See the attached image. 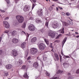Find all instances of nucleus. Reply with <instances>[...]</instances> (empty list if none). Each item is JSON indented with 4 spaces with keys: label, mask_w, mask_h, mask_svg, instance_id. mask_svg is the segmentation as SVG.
<instances>
[{
    "label": "nucleus",
    "mask_w": 79,
    "mask_h": 79,
    "mask_svg": "<svg viewBox=\"0 0 79 79\" xmlns=\"http://www.w3.org/2000/svg\"><path fill=\"white\" fill-rule=\"evenodd\" d=\"M16 18L19 23H22L24 21V17L22 16L17 15L16 16Z\"/></svg>",
    "instance_id": "obj_1"
},
{
    "label": "nucleus",
    "mask_w": 79,
    "mask_h": 79,
    "mask_svg": "<svg viewBox=\"0 0 79 79\" xmlns=\"http://www.w3.org/2000/svg\"><path fill=\"white\" fill-rule=\"evenodd\" d=\"M37 49L35 48H32L30 50V53L32 55H35L37 53Z\"/></svg>",
    "instance_id": "obj_2"
},
{
    "label": "nucleus",
    "mask_w": 79,
    "mask_h": 79,
    "mask_svg": "<svg viewBox=\"0 0 79 79\" xmlns=\"http://www.w3.org/2000/svg\"><path fill=\"white\" fill-rule=\"evenodd\" d=\"M52 26L54 29L57 28L59 27L58 23L56 21H54L52 23Z\"/></svg>",
    "instance_id": "obj_3"
},
{
    "label": "nucleus",
    "mask_w": 79,
    "mask_h": 79,
    "mask_svg": "<svg viewBox=\"0 0 79 79\" xmlns=\"http://www.w3.org/2000/svg\"><path fill=\"white\" fill-rule=\"evenodd\" d=\"M39 48L41 50H43L45 48V45L43 43H40L39 45Z\"/></svg>",
    "instance_id": "obj_4"
},
{
    "label": "nucleus",
    "mask_w": 79,
    "mask_h": 79,
    "mask_svg": "<svg viewBox=\"0 0 79 79\" xmlns=\"http://www.w3.org/2000/svg\"><path fill=\"white\" fill-rule=\"evenodd\" d=\"M28 29L31 31H33L35 30V27L33 24H30L28 26Z\"/></svg>",
    "instance_id": "obj_5"
},
{
    "label": "nucleus",
    "mask_w": 79,
    "mask_h": 79,
    "mask_svg": "<svg viewBox=\"0 0 79 79\" xmlns=\"http://www.w3.org/2000/svg\"><path fill=\"white\" fill-rule=\"evenodd\" d=\"M48 35L51 38H54L55 36V33L52 31H50L48 33Z\"/></svg>",
    "instance_id": "obj_6"
},
{
    "label": "nucleus",
    "mask_w": 79,
    "mask_h": 79,
    "mask_svg": "<svg viewBox=\"0 0 79 79\" xmlns=\"http://www.w3.org/2000/svg\"><path fill=\"white\" fill-rule=\"evenodd\" d=\"M30 8L31 6L27 5H26L24 7L23 10L26 12L27 11H29V10H30Z\"/></svg>",
    "instance_id": "obj_7"
},
{
    "label": "nucleus",
    "mask_w": 79,
    "mask_h": 79,
    "mask_svg": "<svg viewBox=\"0 0 79 79\" xmlns=\"http://www.w3.org/2000/svg\"><path fill=\"white\" fill-rule=\"evenodd\" d=\"M3 25L5 26L6 28H9L10 27V24H9V23L6 21L3 22Z\"/></svg>",
    "instance_id": "obj_8"
},
{
    "label": "nucleus",
    "mask_w": 79,
    "mask_h": 79,
    "mask_svg": "<svg viewBox=\"0 0 79 79\" xmlns=\"http://www.w3.org/2000/svg\"><path fill=\"white\" fill-rule=\"evenodd\" d=\"M10 34H8V35H11V36H13V35H15L17 32L15 30H12V31H10Z\"/></svg>",
    "instance_id": "obj_9"
},
{
    "label": "nucleus",
    "mask_w": 79,
    "mask_h": 79,
    "mask_svg": "<svg viewBox=\"0 0 79 79\" xmlns=\"http://www.w3.org/2000/svg\"><path fill=\"white\" fill-rule=\"evenodd\" d=\"M12 54L14 56H16L18 55V52L17 51L15 50H14L12 51Z\"/></svg>",
    "instance_id": "obj_10"
},
{
    "label": "nucleus",
    "mask_w": 79,
    "mask_h": 79,
    "mask_svg": "<svg viewBox=\"0 0 79 79\" xmlns=\"http://www.w3.org/2000/svg\"><path fill=\"white\" fill-rule=\"evenodd\" d=\"M28 42L27 40H26L25 42H23V43L21 44V48H24L25 47H26V43H27Z\"/></svg>",
    "instance_id": "obj_11"
},
{
    "label": "nucleus",
    "mask_w": 79,
    "mask_h": 79,
    "mask_svg": "<svg viewBox=\"0 0 79 79\" xmlns=\"http://www.w3.org/2000/svg\"><path fill=\"white\" fill-rule=\"evenodd\" d=\"M37 14L39 16H42L43 15L42 13V10H39L37 11Z\"/></svg>",
    "instance_id": "obj_12"
},
{
    "label": "nucleus",
    "mask_w": 79,
    "mask_h": 79,
    "mask_svg": "<svg viewBox=\"0 0 79 79\" xmlns=\"http://www.w3.org/2000/svg\"><path fill=\"white\" fill-rule=\"evenodd\" d=\"M12 67H13V66L10 64H7L6 66V68L7 69H11Z\"/></svg>",
    "instance_id": "obj_13"
},
{
    "label": "nucleus",
    "mask_w": 79,
    "mask_h": 79,
    "mask_svg": "<svg viewBox=\"0 0 79 79\" xmlns=\"http://www.w3.org/2000/svg\"><path fill=\"white\" fill-rule=\"evenodd\" d=\"M33 66L34 68H38L39 66V64L37 62H35L34 63Z\"/></svg>",
    "instance_id": "obj_14"
},
{
    "label": "nucleus",
    "mask_w": 79,
    "mask_h": 79,
    "mask_svg": "<svg viewBox=\"0 0 79 79\" xmlns=\"http://www.w3.org/2000/svg\"><path fill=\"white\" fill-rule=\"evenodd\" d=\"M63 65L65 68L68 67V61H66L65 63L63 64Z\"/></svg>",
    "instance_id": "obj_15"
},
{
    "label": "nucleus",
    "mask_w": 79,
    "mask_h": 79,
    "mask_svg": "<svg viewBox=\"0 0 79 79\" xmlns=\"http://www.w3.org/2000/svg\"><path fill=\"white\" fill-rule=\"evenodd\" d=\"M18 40L16 38H14L12 40V42H13V43H14L15 44L18 43Z\"/></svg>",
    "instance_id": "obj_16"
},
{
    "label": "nucleus",
    "mask_w": 79,
    "mask_h": 79,
    "mask_svg": "<svg viewBox=\"0 0 79 79\" xmlns=\"http://www.w3.org/2000/svg\"><path fill=\"white\" fill-rule=\"evenodd\" d=\"M37 40V38L36 37H34L31 40V42H36Z\"/></svg>",
    "instance_id": "obj_17"
},
{
    "label": "nucleus",
    "mask_w": 79,
    "mask_h": 79,
    "mask_svg": "<svg viewBox=\"0 0 79 79\" xmlns=\"http://www.w3.org/2000/svg\"><path fill=\"white\" fill-rule=\"evenodd\" d=\"M54 55L55 58H56V60H57V61H58V60H59V57H58V54L55 53L54 54Z\"/></svg>",
    "instance_id": "obj_18"
},
{
    "label": "nucleus",
    "mask_w": 79,
    "mask_h": 79,
    "mask_svg": "<svg viewBox=\"0 0 79 79\" xmlns=\"http://www.w3.org/2000/svg\"><path fill=\"white\" fill-rule=\"evenodd\" d=\"M23 64L22 60H19V61L17 62V65H18V66H19V65H21V64Z\"/></svg>",
    "instance_id": "obj_19"
},
{
    "label": "nucleus",
    "mask_w": 79,
    "mask_h": 79,
    "mask_svg": "<svg viewBox=\"0 0 79 79\" xmlns=\"http://www.w3.org/2000/svg\"><path fill=\"white\" fill-rule=\"evenodd\" d=\"M64 28H61L60 30V32L61 34H64Z\"/></svg>",
    "instance_id": "obj_20"
},
{
    "label": "nucleus",
    "mask_w": 79,
    "mask_h": 79,
    "mask_svg": "<svg viewBox=\"0 0 79 79\" xmlns=\"http://www.w3.org/2000/svg\"><path fill=\"white\" fill-rule=\"evenodd\" d=\"M66 39H67L66 38H65L63 40L62 45V47H63V45H64V43L65 42H66Z\"/></svg>",
    "instance_id": "obj_21"
},
{
    "label": "nucleus",
    "mask_w": 79,
    "mask_h": 79,
    "mask_svg": "<svg viewBox=\"0 0 79 79\" xmlns=\"http://www.w3.org/2000/svg\"><path fill=\"white\" fill-rule=\"evenodd\" d=\"M23 76L24 77H25V78H27V79L29 78V76L27 75V73H25Z\"/></svg>",
    "instance_id": "obj_22"
},
{
    "label": "nucleus",
    "mask_w": 79,
    "mask_h": 79,
    "mask_svg": "<svg viewBox=\"0 0 79 79\" xmlns=\"http://www.w3.org/2000/svg\"><path fill=\"white\" fill-rule=\"evenodd\" d=\"M63 26H68L69 25V24L68 23L65 22H62Z\"/></svg>",
    "instance_id": "obj_23"
},
{
    "label": "nucleus",
    "mask_w": 79,
    "mask_h": 79,
    "mask_svg": "<svg viewBox=\"0 0 79 79\" xmlns=\"http://www.w3.org/2000/svg\"><path fill=\"white\" fill-rule=\"evenodd\" d=\"M44 40L46 44H47L48 45H49V41L45 39H44Z\"/></svg>",
    "instance_id": "obj_24"
},
{
    "label": "nucleus",
    "mask_w": 79,
    "mask_h": 79,
    "mask_svg": "<svg viewBox=\"0 0 79 79\" xmlns=\"http://www.w3.org/2000/svg\"><path fill=\"white\" fill-rule=\"evenodd\" d=\"M10 31L9 30H6L5 31V33H6V34H8H8H10Z\"/></svg>",
    "instance_id": "obj_25"
},
{
    "label": "nucleus",
    "mask_w": 79,
    "mask_h": 79,
    "mask_svg": "<svg viewBox=\"0 0 79 79\" xmlns=\"http://www.w3.org/2000/svg\"><path fill=\"white\" fill-rule=\"evenodd\" d=\"M26 23H24V24L22 25V28H25L26 27Z\"/></svg>",
    "instance_id": "obj_26"
},
{
    "label": "nucleus",
    "mask_w": 79,
    "mask_h": 79,
    "mask_svg": "<svg viewBox=\"0 0 79 79\" xmlns=\"http://www.w3.org/2000/svg\"><path fill=\"white\" fill-rule=\"evenodd\" d=\"M36 22L37 23H40V22H41V21L39 19H37L36 20Z\"/></svg>",
    "instance_id": "obj_27"
},
{
    "label": "nucleus",
    "mask_w": 79,
    "mask_h": 79,
    "mask_svg": "<svg viewBox=\"0 0 79 79\" xmlns=\"http://www.w3.org/2000/svg\"><path fill=\"white\" fill-rule=\"evenodd\" d=\"M58 79V77H56V75H55L52 77L51 78V79Z\"/></svg>",
    "instance_id": "obj_28"
},
{
    "label": "nucleus",
    "mask_w": 79,
    "mask_h": 79,
    "mask_svg": "<svg viewBox=\"0 0 79 79\" xmlns=\"http://www.w3.org/2000/svg\"><path fill=\"white\" fill-rule=\"evenodd\" d=\"M68 75H69V76H70V77L68 79H73V77H71V74H70V73H68Z\"/></svg>",
    "instance_id": "obj_29"
},
{
    "label": "nucleus",
    "mask_w": 79,
    "mask_h": 79,
    "mask_svg": "<svg viewBox=\"0 0 79 79\" xmlns=\"http://www.w3.org/2000/svg\"><path fill=\"white\" fill-rule=\"evenodd\" d=\"M63 72L62 71L59 70L57 72V73H58V74L59 73L60 74H62V73H63Z\"/></svg>",
    "instance_id": "obj_30"
},
{
    "label": "nucleus",
    "mask_w": 79,
    "mask_h": 79,
    "mask_svg": "<svg viewBox=\"0 0 79 79\" xmlns=\"http://www.w3.org/2000/svg\"><path fill=\"white\" fill-rule=\"evenodd\" d=\"M45 26H46L47 27H48V21H46V22L45 23Z\"/></svg>",
    "instance_id": "obj_31"
},
{
    "label": "nucleus",
    "mask_w": 79,
    "mask_h": 79,
    "mask_svg": "<svg viewBox=\"0 0 79 79\" xmlns=\"http://www.w3.org/2000/svg\"><path fill=\"white\" fill-rule=\"evenodd\" d=\"M25 56H27V55H28V52L26 51L25 53Z\"/></svg>",
    "instance_id": "obj_32"
},
{
    "label": "nucleus",
    "mask_w": 79,
    "mask_h": 79,
    "mask_svg": "<svg viewBox=\"0 0 79 79\" xmlns=\"http://www.w3.org/2000/svg\"><path fill=\"white\" fill-rule=\"evenodd\" d=\"M68 21L69 25H73V22H71L69 20H68Z\"/></svg>",
    "instance_id": "obj_33"
},
{
    "label": "nucleus",
    "mask_w": 79,
    "mask_h": 79,
    "mask_svg": "<svg viewBox=\"0 0 79 79\" xmlns=\"http://www.w3.org/2000/svg\"><path fill=\"white\" fill-rule=\"evenodd\" d=\"M65 14H66V16H69L71 15L70 13H69V12H66L65 13Z\"/></svg>",
    "instance_id": "obj_34"
},
{
    "label": "nucleus",
    "mask_w": 79,
    "mask_h": 79,
    "mask_svg": "<svg viewBox=\"0 0 79 79\" xmlns=\"http://www.w3.org/2000/svg\"><path fill=\"white\" fill-rule=\"evenodd\" d=\"M26 69V65H23L22 67V69Z\"/></svg>",
    "instance_id": "obj_35"
},
{
    "label": "nucleus",
    "mask_w": 79,
    "mask_h": 79,
    "mask_svg": "<svg viewBox=\"0 0 79 79\" xmlns=\"http://www.w3.org/2000/svg\"><path fill=\"white\" fill-rule=\"evenodd\" d=\"M7 2V4H10V0H5Z\"/></svg>",
    "instance_id": "obj_36"
},
{
    "label": "nucleus",
    "mask_w": 79,
    "mask_h": 79,
    "mask_svg": "<svg viewBox=\"0 0 79 79\" xmlns=\"http://www.w3.org/2000/svg\"><path fill=\"white\" fill-rule=\"evenodd\" d=\"M62 35L61 34H59V35H58L57 36V37L56 38V39H58V38H59V37H60V36H61Z\"/></svg>",
    "instance_id": "obj_37"
},
{
    "label": "nucleus",
    "mask_w": 79,
    "mask_h": 79,
    "mask_svg": "<svg viewBox=\"0 0 79 79\" xmlns=\"http://www.w3.org/2000/svg\"><path fill=\"white\" fill-rule=\"evenodd\" d=\"M60 42V40H56L55 41V42L56 43H59V42Z\"/></svg>",
    "instance_id": "obj_38"
},
{
    "label": "nucleus",
    "mask_w": 79,
    "mask_h": 79,
    "mask_svg": "<svg viewBox=\"0 0 79 79\" xmlns=\"http://www.w3.org/2000/svg\"><path fill=\"white\" fill-rule=\"evenodd\" d=\"M46 76H50V73H48V72L46 73Z\"/></svg>",
    "instance_id": "obj_39"
},
{
    "label": "nucleus",
    "mask_w": 79,
    "mask_h": 79,
    "mask_svg": "<svg viewBox=\"0 0 79 79\" xmlns=\"http://www.w3.org/2000/svg\"><path fill=\"white\" fill-rule=\"evenodd\" d=\"M9 18H10L9 17H6L4 19V20H8V19H9Z\"/></svg>",
    "instance_id": "obj_40"
},
{
    "label": "nucleus",
    "mask_w": 79,
    "mask_h": 79,
    "mask_svg": "<svg viewBox=\"0 0 79 79\" xmlns=\"http://www.w3.org/2000/svg\"><path fill=\"white\" fill-rule=\"evenodd\" d=\"M21 34H26V33L25 32L23 31L21 32Z\"/></svg>",
    "instance_id": "obj_41"
},
{
    "label": "nucleus",
    "mask_w": 79,
    "mask_h": 79,
    "mask_svg": "<svg viewBox=\"0 0 79 79\" xmlns=\"http://www.w3.org/2000/svg\"><path fill=\"white\" fill-rule=\"evenodd\" d=\"M0 11H1V12H2V13H5V11L4 10H2L1 9H0Z\"/></svg>",
    "instance_id": "obj_42"
},
{
    "label": "nucleus",
    "mask_w": 79,
    "mask_h": 79,
    "mask_svg": "<svg viewBox=\"0 0 79 79\" xmlns=\"http://www.w3.org/2000/svg\"><path fill=\"white\" fill-rule=\"evenodd\" d=\"M34 6H35V4H33L32 6V10H33V9H34Z\"/></svg>",
    "instance_id": "obj_43"
},
{
    "label": "nucleus",
    "mask_w": 79,
    "mask_h": 79,
    "mask_svg": "<svg viewBox=\"0 0 79 79\" xmlns=\"http://www.w3.org/2000/svg\"><path fill=\"white\" fill-rule=\"evenodd\" d=\"M61 14L63 16H65V13L64 12H62Z\"/></svg>",
    "instance_id": "obj_44"
},
{
    "label": "nucleus",
    "mask_w": 79,
    "mask_h": 79,
    "mask_svg": "<svg viewBox=\"0 0 79 79\" xmlns=\"http://www.w3.org/2000/svg\"><path fill=\"white\" fill-rule=\"evenodd\" d=\"M8 73H5V74L4 75V76H8Z\"/></svg>",
    "instance_id": "obj_45"
},
{
    "label": "nucleus",
    "mask_w": 79,
    "mask_h": 79,
    "mask_svg": "<svg viewBox=\"0 0 79 79\" xmlns=\"http://www.w3.org/2000/svg\"><path fill=\"white\" fill-rule=\"evenodd\" d=\"M64 56L65 57V58H70L69 56H65L64 55Z\"/></svg>",
    "instance_id": "obj_46"
},
{
    "label": "nucleus",
    "mask_w": 79,
    "mask_h": 79,
    "mask_svg": "<svg viewBox=\"0 0 79 79\" xmlns=\"http://www.w3.org/2000/svg\"><path fill=\"white\" fill-rule=\"evenodd\" d=\"M47 57H43V60H47Z\"/></svg>",
    "instance_id": "obj_47"
},
{
    "label": "nucleus",
    "mask_w": 79,
    "mask_h": 79,
    "mask_svg": "<svg viewBox=\"0 0 79 79\" xmlns=\"http://www.w3.org/2000/svg\"><path fill=\"white\" fill-rule=\"evenodd\" d=\"M50 47H51V48H53V46H52V43L50 44Z\"/></svg>",
    "instance_id": "obj_48"
},
{
    "label": "nucleus",
    "mask_w": 79,
    "mask_h": 79,
    "mask_svg": "<svg viewBox=\"0 0 79 79\" xmlns=\"http://www.w3.org/2000/svg\"><path fill=\"white\" fill-rule=\"evenodd\" d=\"M76 73H77V74H79V69H78L76 72Z\"/></svg>",
    "instance_id": "obj_49"
},
{
    "label": "nucleus",
    "mask_w": 79,
    "mask_h": 79,
    "mask_svg": "<svg viewBox=\"0 0 79 79\" xmlns=\"http://www.w3.org/2000/svg\"><path fill=\"white\" fill-rule=\"evenodd\" d=\"M2 53H3L2 50H0V55H1L2 54Z\"/></svg>",
    "instance_id": "obj_50"
},
{
    "label": "nucleus",
    "mask_w": 79,
    "mask_h": 79,
    "mask_svg": "<svg viewBox=\"0 0 79 79\" xmlns=\"http://www.w3.org/2000/svg\"><path fill=\"white\" fill-rule=\"evenodd\" d=\"M31 57L30 56H29L28 57V58L27 59V60H30V59H31Z\"/></svg>",
    "instance_id": "obj_51"
},
{
    "label": "nucleus",
    "mask_w": 79,
    "mask_h": 79,
    "mask_svg": "<svg viewBox=\"0 0 79 79\" xmlns=\"http://www.w3.org/2000/svg\"><path fill=\"white\" fill-rule=\"evenodd\" d=\"M49 18H46V20H47L46 21H49Z\"/></svg>",
    "instance_id": "obj_52"
},
{
    "label": "nucleus",
    "mask_w": 79,
    "mask_h": 79,
    "mask_svg": "<svg viewBox=\"0 0 79 79\" xmlns=\"http://www.w3.org/2000/svg\"><path fill=\"white\" fill-rule=\"evenodd\" d=\"M60 60L61 61V55H60Z\"/></svg>",
    "instance_id": "obj_53"
},
{
    "label": "nucleus",
    "mask_w": 79,
    "mask_h": 79,
    "mask_svg": "<svg viewBox=\"0 0 79 79\" xmlns=\"http://www.w3.org/2000/svg\"><path fill=\"white\" fill-rule=\"evenodd\" d=\"M58 8H59V9H60V10H63V8L59 6Z\"/></svg>",
    "instance_id": "obj_54"
},
{
    "label": "nucleus",
    "mask_w": 79,
    "mask_h": 79,
    "mask_svg": "<svg viewBox=\"0 0 79 79\" xmlns=\"http://www.w3.org/2000/svg\"><path fill=\"white\" fill-rule=\"evenodd\" d=\"M2 37H0V44L1 43V41H2Z\"/></svg>",
    "instance_id": "obj_55"
},
{
    "label": "nucleus",
    "mask_w": 79,
    "mask_h": 79,
    "mask_svg": "<svg viewBox=\"0 0 79 79\" xmlns=\"http://www.w3.org/2000/svg\"><path fill=\"white\" fill-rule=\"evenodd\" d=\"M33 17H31L30 18L29 20H32L33 19Z\"/></svg>",
    "instance_id": "obj_56"
},
{
    "label": "nucleus",
    "mask_w": 79,
    "mask_h": 79,
    "mask_svg": "<svg viewBox=\"0 0 79 79\" xmlns=\"http://www.w3.org/2000/svg\"><path fill=\"white\" fill-rule=\"evenodd\" d=\"M58 7H56V10L57 11H58Z\"/></svg>",
    "instance_id": "obj_57"
},
{
    "label": "nucleus",
    "mask_w": 79,
    "mask_h": 79,
    "mask_svg": "<svg viewBox=\"0 0 79 79\" xmlns=\"http://www.w3.org/2000/svg\"><path fill=\"white\" fill-rule=\"evenodd\" d=\"M33 1L34 3H35L36 2V0H32Z\"/></svg>",
    "instance_id": "obj_58"
},
{
    "label": "nucleus",
    "mask_w": 79,
    "mask_h": 79,
    "mask_svg": "<svg viewBox=\"0 0 79 79\" xmlns=\"http://www.w3.org/2000/svg\"><path fill=\"white\" fill-rule=\"evenodd\" d=\"M61 55H64V54H63V53L62 51V52H61Z\"/></svg>",
    "instance_id": "obj_59"
},
{
    "label": "nucleus",
    "mask_w": 79,
    "mask_h": 79,
    "mask_svg": "<svg viewBox=\"0 0 79 79\" xmlns=\"http://www.w3.org/2000/svg\"><path fill=\"white\" fill-rule=\"evenodd\" d=\"M75 33L76 34H79V33H78L77 32H75Z\"/></svg>",
    "instance_id": "obj_60"
},
{
    "label": "nucleus",
    "mask_w": 79,
    "mask_h": 79,
    "mask_svg": "<svg viewBox=\"0 0 79 79\" xmlns=\"http://www.w3.org/2000/svg\"><path fill=\"white\" fill-rule=\"evenodd\" d=\"M74 53V52H72V54H71V55H73V53Z\"/></svg>",
    "instance_id": "obj_61"
},
{
    "label": "nucleus",
    "mask_w": 79,
    "mask_h": 79,
    "mask_svg": "<svg viewBox=\"0 0 79 79\" xmlns=\"http://www.w3.org/2000/svg\"><path fill=\"white\" fill-rule=\"evenodd\" d=\"M77 38H78L79 37V35L77 36L76 37Z\"/></svg>",
    "instance_id": "obj_62"
},
{
    "label": "nucleus",
    "mask_w": 79,
    "mask_h": 79,
    "mask_svg": "<svg viewBox=\"0 0 79 79\" xmlns=\"http://www.w3.org/2000/svg\"><path fill=\"white\" fill-rule=\"evenodd\" d=\"M41 32H42V33H43V32H44V31L43 30L41 31Z\"/></svg>",
    "instance_id": "obj_63"
},
{
    "label": "nucleus",
    "mask_w": 79,
    "mask_h": 79,
    "mask_svg": "<svg viewBox=\"0 0 79 79\" xmlns=\"http://www.w3.org/2000/svg\"><path fill=\"white\" fill-rule=\"evenodd\" d=\"M52 6H55V5L53 4V5H52Z\"/></svg>",
    "instance_id": "obj_64"
}]
</instances>
